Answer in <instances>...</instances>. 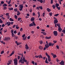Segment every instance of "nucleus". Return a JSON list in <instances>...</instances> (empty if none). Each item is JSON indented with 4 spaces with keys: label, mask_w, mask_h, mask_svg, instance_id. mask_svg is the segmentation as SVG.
Returning a JSON list of instances; mask_svg holds the SVG:
<instances>
[{
    "label": "nucleus",
    "mask_w": 65,
    "mask_h": 65,
    "mask_svg": "<svg viewBox=\"0 0 65 65\" xmlns=\"http://www.w3.org/2000/svg\"><path fill=\"white\" fill-rule=\"evenodd\" d=\"M23 61L22 62H21L22 64H24V62L25 63H26L27 61V60H26L25 59V56H23Z\"/></svg>",
    "instance_id": "obj_1"
},
{
    "label": "nucleus",
    "mask_w": 65,
    "mask_h": 65,
    "mask_svg": "<svg viewBox=\"0 0 65 65\" xmlns=\"http://www.w3.org/2000/svg\"><path fill=\"white\" fill-rule=\"evenodd\" d=\"M23 5H20L19 10H20V11H22V10H23V7H24V6H23Z\"/></svg>",
    "instance_id": "obj_2"
},
{
    "label": "nucleus",
    "mask_w": 65,
    "mask_h": 65,
    "mask_svg": "<svg viewBox=\"0 0 65 65\" xmlns=\"http://www.w3.org/2000/svg\"><path fill=\"white\" fill-rule=\"evenodd\" d=\"M14 65H17L18 64V60L17 59L14 60Z\"/></svg>",
    "instance_id": "obj_3"
},
{
    "label": "nucleus",
    "mask_w": 65,
    "mask_h": 65,
    "mask_svg": "<svg viewBox=\"0 0 65 65\" xmlns=\"http://www.w3.org/2000/svg\"><path fill=\"white\" fill-rule=\"evenodd\" d=\"M11 32L12 33V37H14V34L13 33V30H11Z\"/></svg>",
    "instance_id": "obj_4"
},
{
    "label": "nucleus",
    "mask_w": 65,
    "mask_h": 65,
    "mask_svg": "<svg viewBox=\"0 0 65 65\" xmlns=\"http://www.w3.org/2000/svg\"><path fill=\"white\" fill-rule=\"evenodd\" d=\"M53 33L55 36H56L58 35V32L57 31H54L53 32Z\"/></svg>",
    "instance_id": "obj_5"
},
{
    "label": "nucleus",
    "mask_w": 65,
    "mask_h": 65,
    "mask_svg": "<svg viewBox=\"0 0 65 65\" xmlns=\"http://www.w3.org/2000/svg\"><path fill=\"white\" fill-rule=\"evenodd\" d=\"M49 45V46H54V43H52L50 42L48 43Z\"/></svg>",
    "instance_id": "obj_6"
},
{
    "label": "nucleus",
    "mask_w": 65,
    "mask_h": 65,
    "mask_svg": "<svg viewBox=\"0 0 65 65\" xmlns=\"http://www.w3.org/2000/svg\"><path fill=\"white\" fill-rule=\"evenodd\" d=\"M25 48H26V50H29V47L28 46V45H27V44H26L25 45Z\"/></svg>",
    "instance_id": "obj_7"
},
{
    "label": "nucleus",
    "mask_w": 65,
    "mask_h": 65,
    "mask_svg": "<svg viewBox=\"0 0 65 65\" xmlns=\"http://www.w3.org/2000/svg\"><path fill=\"white\" fill-rule=\"evenodd\" d=\"M10 39V37L5 38V39H4V41L5 40H8Z\"/></svg>",
    "instance_id": "obj_8"
},
{
    "label": "nucleus",
    "mask_w": 65,
    "mask_h": 65,
    "mask_svg": "<svg viewBox=\"0 0 65 65\" xmlns=\"http://www.w3.org/2000/svg\"><path fill=\"white\" fill-rule=\"evenodd\" d=\"M58 30L59 32H60L62 30V28H61V27H58Z\"/></svg>",
    "instance_id": "obj_9"
},
{
    "label": "nucleus",
    "mask_w": 65,
    "mask_h": 65,
    "mask_svg": "<svg viewBox=\"0 0 65 65\" xmlns=\"http://www.w3.org/2000/svg\"><path fill=\"white\" fill-rule=\"evenodd\" d=\"M39 49L40 50H42L43 49V47H42L41 46H40L39 47Z\"/></svg>",
    "instance_id": "obj_10"
},
{
    "label": "nucleus",
    "mask_w": 65,
    "mask_h": 65,
    "mask_svg": "<svg viewBox=\"0 0 65 65\" xmlns=\"http://www.w3.org/2000/svg\"><path fill=\"white\" fill-rule=\"evenodd\" d=\"M45 47H46V48H48L50 46L49 45H48V44H46L45 45Z\"/></svg>",
    "instance_id": "obj_11"
},
{
    "label": "nucleus",
    "mask_w": 65,
    "mask_h": 65,
    "mask_svg": "<svg viewBox=\"0 0 65 65\" xmlns=\"http://www.w3.org/2000/svg\"><path fill=\"white\" fill-rule=\"evenodd\" d=\"M58 22V21L57 19L56 20H54V24H57Z\"/></svg>",
    "instance_id": "obj_12"
},
{
    "label": "nucleus",
    "mask_w": 65,
    "mask_h": 65,
    "mask_svg": "<svg viewBox=\"0 0 65 65\" xmlns=\"http://www.w3.org/2000/svg\"><path fill=\"white\" fill-rule=\"evenodd\" d=\"M35 18L34 17H32L30 21L32 22H33L34 21Z\"/></svg>",
    "instance_id": "obj_13"
},
{
    "label": "nucleus",
    "mask_w": 65,
    "mask_h": 65,
    "mask_svg": "<svg viewBox=\"0 0 65 65\" xmlns=\"http://www.w3.org/2000/svg\"><path fill=\"white\" fill-rule=\"evenodd\" d=\"M64 64V62L63 61V60H62L61 61V62L59 63V64L60 65L61 64Z\"/></svg>",
    "instance_id": "obj_14"
},
{
    "label": "nucleus",
    "mask_w": 65,
    "mask_h": 65,
    "mask_svg": "<svg viewBox=\"0 0 65 65\" xmlns=\"http://www.w3.org/2000/svg\"><path fill=\"white\" fill-rule=\"evenodd\" d=\"M45 38V39H50L51 38V36H50L49 37H46Z\"/></svg>",
    "instance_id": "obj_15"
},
{
    "label": "nucleus",
    "mask_w": 65,
    "mask_h": 65,
    "mask_svg": "<svg viewBox=\"0 0 65 65\" xmlns=\"http://www.w3.org/2000/svg\"><path fill=\"white\" fill-rule=\"evenodd\" d=\"M48 62H50L51 61V57L50 56L48 57Z\"/></svg>",
    "instance_id": "obj_16"
},
{
    "label": "nucleus",
    "mask_w": 65,
    "mask_h": 65,
    "mask_svg": "<svg viewBox=\"0 0 65 65\" xmlns=\"http://www.w3.org/2000/svg\"><path fill=\"white\" fill-rule=\"evenodd\" d=\"M14 51H13L12 52V53L10 54V56H12V55H13V54H14Z\"/></svg>",
    "instance_id": "obj_17"
},
{
    "label": "nucleus",
    "mask_w": 65,
    "mask_h": 65,
    "mask_svg": "<svg viewBox=\"0 0 65 65\" xmlns=\"http://www.w3.org/2000/svg\"><path fill=\"white\" fill-rule=\"evenodd\" d=\"M8 9L9 10H13V8L12 7H11V8H8Z\"/></svg>",
    "instance_id": "obj_18"
},
{
    "label": "nucleus",
    "mask_w": 65,
    "mask_h": 65,
    "mask_svg": "<svg viewBox=\"0 0 65 65\" xmlns=\"http://www.w3.org/2000/svg\"><path fill=\"white\" fill-rule=\"evenodd\" d=\"M7 26H10V24H11V23H10V22H7Z\"/></svg>",
    "instance_id": "obj_19"
},
{
    "label": "nucleus",
    "mask_w": 65,
    "mask_h": 65,
    "mask_svg": "<svg viewBox=\"0 0 65 65\" xmlns=\"http://www.w3.org/2000/svg\"><path fill=\"white\" fill-rule=\"evenodd\" d=\"M46 55L48 58V57H50V56L49 55H48V54H47V52H46Z\"/></svg>",
    "instance_id": "obj_20"
},
{
    "label": "nucleus",
    "mask_w": 65,
    "mask_h": 65,
    "mask_svg": "<svg viewBox=\"0 0 65 65\" xmlns=\"http://www.w3.org/2000/svg\"><path fill=\"white\" fill-rule=\"evenodd\" d=\"M47 11H48V12H50V11H51V9H50L49 8H47Z\"/></svg>",
    "instance_id": "obj_21"
},
{
    "label": "nucleus",
    "mask_w": 65,
    "mask_h": 65,
    "mask_svg": "<svg viewBox=\"0 0 65 65\" xmlns=\"http://www.w3.org/2000/svg\"><path fill=\"white\" fill-rule=\"evenodd\" d=\"M19 27H18V25L17 24L16 26V28L17 29H19Z\"/></svg>",
    "instance_id": "obj_22"
},
{
    "label": "nucleus",
    "mask_w": 65,
    "mask_h": 65,
    "mask_svg": "<svg viewBox=\"0 0 65 65\" xmlns=\"http://www.w3.org/2000/svg\"><path fill=\"white\" fill-rule=\"evenodd\" d=\"M55 5H56V7L58 8V6H59V4H58L56 3L55 4Z\"/></svg>",
    "instance_id": "obj_23"
},
{
    "label": "nucleus",
    "mask_w": 65,
    "mask_h": 65,
    "mask_svg": "<svg viewBox=\"0 0 65 65\" xmlns=\"http://www.w3.org/2000/svg\"><path fill=\"white\" fill-rule=\"evenodd\" d=\"M57 27H61V26H60V23H57Z\"/></svg>",
    "instance_id": "obj_24"
},
{
    "label": "nucleus",
    "mask_w": 65,
    "mask_h": 65,
    "mask_svg": "<svg viewBox=\"0 0 65 65\" xmlns=\"http://www.w3.org/2000/svg\"><path fill=\"white\" fill-rule=\"evenodd\" d=\"M52 7H53L54 9H55V8H56V6H55V5H53L52 6Z\"/></svg>",
    "instance_id": "obj_25"
},
{
    "label": "nucleus",
    "mask_w": 65,
    "mask_h": 65,
    "mask_svg": "<svg viewBox=\"0 0 65 65\" xmlns=\"http://www.w3.org/2000/svg\"><path fill=\"white\" fill-rule=\"evenodd\" d=\"M39 58H42V59L43 58V57H42V55H39Z\"/></svg>",
    "instance_id": "obj_26"
},
{
    "label": "nucleus",
    "mask_w": 65,
    "mask_h": 65,
    "mask_svg": "<svg viewBox=\"0 0 65 65\" xmlns=\"http://www.w3.org/2000/svg\"><path fill=\"white\" fill-rule=\"evenodd\" d=\"M27 38V37L25 36L23 38V40H25L26 39V38Z\"/></svg>",
    "instance_id": "obj_27"
},
{
    "label": "nucleus",
    "mask_w": 65,
    "mask_h": 65,
    "mask_svg": "<svg viewBox=\"0 0 65 65\" xmlns=\"http://www.w3.org/2000/svg\"><path fill=\"white\" fill-rule=\"evenodd\" d=\"M29 27H32V26H33V25L32 23H31L29 25Z\"/></svg>",
    "instance_id": "obj_28"
},
{
    "label": "nucleus",
    "mask_w": 65,
    "mask_h": 65,
    "mask_svg": "<svg viewBox=\"0 0 65 65\" xmlns=\"http://www.w3.org/2000/svg\"><path fill=\"white\" fill-rule=\"evenodd\" d=\"M53 58L54 59L55 58H56L57 57V56L56 55H54L53 56Z\"/></svg>",
    "instance_id": "obj_29"
},
{
    "label": "nucleus",
    "mask_w": 65,
    "mask_h": 65,
    "mask_svg": "<svg viewBox=\"0 0 65 65\" xmlns=\"http://www.w3.org/2000/svg\"><path fill=\"white\" fill-rule=\"evenodd\" d=\"M32 24L33 26H36V24L35 23V22H34V21L32 22Z\"/></svg>",
    "instance_id": "obj_30"
},
{
    "label": "nucleus",
    "mask_w": 65,
    "mask_h": 65,
    "mask_svg": "<svg viewBox=\"0 0 65 65\" xmlns=\"http://www.w3.org/2000/svg\"><path fill=\"white\" fill-rule=\"evenodd\" d=\"M10 21H11V22H13L14 21L13 20V19H12V18H10L9 19Z\"/></svg>",
    "instance_id": "obj_31"
},
{
    "label": "nucleus",
    "mask_w": 65,
    "mask_h": 65,
    "mask_svg": "<svg viewBox=\"0 0 65 65\" xmlns=\"http://www.w3.org/2000/svg\"><path fill=\"white\" fill-rule=\"evenodd\" d=\"M7 6V4H4L3 5V6L4 7Z\"/></svg>",
    "instance_id": "obj_32"
},
{
    "label": "nucleus",
    "mask_w": 65,
    "mask_h": 65,
    "mask_svg": "<svg viewBox=\"0 0 65 65\" xmlns=\"http://www.w3.org/2000/svg\"><path fill=\"white\" fill-rule=\"evenodd\" d=\"M2 23H3V21L1 19H0V24H2Z\"/></svg>",
    "instance_id": "obj_33"
},
{
    "label": "nucleus",
    "mask_w": 65,
    "mask_h": 65,
    "mask_svg": "<svg viewBox=\"0 0 65 65\" xmlns=\"http://www.w3.org/2000/svg\"><path fill=\"white\" fill-rule=\"evenodd\" d=\"M21 63H22V62H23V60L22 59H20L19 61V62L21 63Z\"/></svg>",
    "instance_id": "obj_34"
},
{
    "label": "nucleus",
    "mask_w": 65,
    "mask_h": 65,
    "mask_svg": "<svg viewBox=\"0 0 65 65\" xmlns=\"http://www.w3.org/2000/svg\"><path fill=\"white\" fill-rule=\"evenodd\" d=\"M1 43H3V44H5V43L2 41H1Z\"/></svg>",
    "instance_id": "obj_35"
},
{
    "label": "nucleus",
    "mask_w": 65,
    "mask_h": 65,
    "mask_svg": "<svg viewBox=\"0 0 65 65\" xmlns=\"http://www.w3.org/2000/svg\"><path fill=\"white\" fill-rule=\"evenodd\" d=\"M39 2H40V3H42V2H43V0H40V1H39Z\"/></svg>",
    "instance_id": "obj_36"
},
{
    "label": "nucleus",
    "mask_w": 65,
    "mask_h": 65,
    "mask_svg": "<svg viewBox=\"0 0 65 65\" xmlns=\"http://www.w3.org/2000/svg\"><path fill=\"white\" fill-rule=\"evenodd\" d=\"M9 13H6V15L8 17V16H9Z\"/></svg>",
    "instance_id": "obj_37"
},
{
    "label": "nucleus",
    "mask_w": 65,
    "mask_h": 65,
    "mask_svg": "<svg viewBox=\"0 0 65 65\" xmlns=\"http://www.w3.org/2000/svg\"><path fill=\"white\" fill-rule=\"evenodd\" d=\"M10 2H11V0H10V1H9L8 2V4H10Z\"/></svg>",
    "instance_id": "obj_38"
},
{
    "label": "nucleus",
    "mask_w": 65,
    "mask_h": 65,
    "mask_svg": "<svg viewBox=\"0 0 65 65\" xmlns=\"http://www.w3.org/2000/svg\"><path fill=\"white\" fill-rule=\"evenodd\" d=\"M14 17L15 19H18V16L17 15H15Z\"/></svg>",
    "instance_id": "obj_39"
},
{
    "label": "nucleus",
    "mask_w": 65,
    "mask_h": 65,
    "mask_svg": "<svg viewBox=\"0 0 65 65\" xmlns=\"http://www.w3.org/2000/svg\"><path fill=\"white\" fill-rule=\"evenodd\" d=\"M39 8H40V9H41V10H42V6H39Z\"/></svg>",
    "instance_id": "obj_40"
},
{
    "label": "nucleus",
    "mask_w": 65,
    "mask_h": 65,
    "mask_svg": "<svg viewBox=\"0 0 65 65\" xmlns=\"http://www.w3.org/2000/svg\"><path fill=\"white\" fill-rule=\"evenodd\" d=\"M14 11H15V12H16V11H17L18 10L16 8L15 9H14Z\"/></svg>",
    "instance_id": "obj_41"
},
{
    "label": "nucleus",
    "mask_w": 65,
    "mask_h": 65,
    "mask_svg": "<svg viewBox=\"0 0 65 65\" xmlns=\"http://www.w3.org/2000/svg\"><path fill=\"white\" fill-rule=\"evenodd\" d=\"M3 9L4 10H6V9H7V7H4Z\"/></svg>",
    "instance_id": "obj_42"
},
{
    "label": "nucleus",
    "mask_w": 65,
    "mask_h": 65,
    "mask_svg": "<svg viewBox=\"0 0 65 65\" xmlns=\"http://www.w3.org/2000/svg\"><path fill=\"white\" fill-rule=\"evenodd\" d=\"M31 63H32V64H33L34 65H35V62H34V61H32L31 62Z\"/></svg>",
    "instance_id": "obj_43"
},
{
    "label": "nucleus",
    "mask_w": 65,
    "mask_h": 65,
    "mask_svg": "<svg viewBox=\"0 0 65 65\" xmlns=\"http://www.w3.org/2000/svg\"><path fill=\"white\" fill-rule=\"evenodd\" d=\"M62 32H63V33H64V34H65V30L64 29H63L62 30Z\"/></svg>",
    "instance_id": "obj_44"
},
{
    "label": "nucleus",
    "mask_w": 65,
    "mask_h": 65,
    "mask_svg": "<svg viewBox=\"0 0 65 65\" xmlns=\"http://www.w3.org/2000/svg\"><path fill=\"white\" fill-rule=\"evenodd\" d=\"M20 14H21V13L18 12V13L17 14V15L19 16V15H20Z\"/></svg>",
    "instance_id": "obj_45"
},
{
    "label": "nucleus",
    "mask_w": 65,
    "mask_h": 65,
    "mask_svg": "<svg viewBox=\"0 0 65 65\" xmlns=\"http://www.w3.org/2000/svg\"><path fill=\"white\" fill-rule=\"evenodd\" d=\"M20 31L21 32H22V31H23V28H21L20 29Z\"/></svg>",
    "instance_id": "obj_46"
},
{
    "label": "nucleus",
    "mask_w": 65,
    "mask_h": 65,
    "mask_svg": "<svg viewBox=\"0 0 65 65\" xmlns=\"http://www.w3.org/2000/svg\"><path fill=\"white\" fill-rule=\"evenodd\" d=\"M61 37L63 36H64V34L63 33H61Z\"/></svg>",
    "instance_id": "obj_47"
},
{
    "label": "nucleus",
    "mask_w": 65,
    "mask_h": 65,
    "mask_svg": "<svg viewBox=\"0 0 65 65\" xmlns=\"http://www.w3.org/2000/svg\"><path fill=\"white\" fill-rule=\"evenodd\" d=\"M20 58H21V57H20V56H18V58L17 59L18 60H20Z\"/></svg>",
    "instance_id": "obj_48"
},
{
    "label": "nucleus",
    "mask_w": 65,
    "mask_h": 65,
    "mask_svg": "<svg viewBox=\"0 0 65 65\" xmlns=\"http://www.w3.org/2000/svg\"><path fill=\"white\" fill-rule=\"evenodd\" d=\"M14 38H15L16 39H18V37H16L15 36H14Z\"/></svg>",
    "instance_id": "obj_49"
},
{
    "label": "nucleus",
    "mask_w": 65,
    "mask_h": 65,
    "mask_svg": "<svg viewBox=\"0 0 65 65\" xmlns=\"http://www.w3.org/2000/svg\"><path fill=\"white\" fill-rule=\"evenodd\" d=\"M59 15V14H57L54 15L55 17H58V15Z\"/></svg>",
    "instance_id": "obj_50"
},
{
    "label": "nucleus",
    "mask_w": 65,
    "mask_h": 65,
    "mask_svg": "<svg viewBox=\"0 0 65 65\" xmlns=\"http://www.w3.org/2000/svg\"><path fill=\"white\" fill-rule=\"evenodd\" d=\"M57 40H56V41L54 40V41H53V42H54V43H57Z\"/></svg>",
    "instance_id": "obj_51"
},
{
    "label": "nucleus",
    "mask_w": 65,
    "mask_h": 65,
    "mask_svg": "<svg viewBox=\"0 0 65 65\" xmlns=\"http://www.w3.org/2000/svg\"><path fill=\"white\" fill-rule=\"evenodd\" d=\"M4 3V1H2L1 2V3L2 4H3Z\"/></svg>",
    "instance_id": "obj_52"
},
{
    "label": "nucleus",
    "mask_w": 65,
    "mask_h": 65,
    "mask_svg": "<svg viewBox=\"0 0 65 65\" xmlns=\"http://www.w3.org/2000/svg\"><path fill=\"white\" fill-rule=\"evenodd\" d=\"M53 0H51V4H53Z\"/></svg>",
    "instance_id": "obj_53"
},
{
    "label": "nucleus",
    "mask_w": 65,
    "mask_h": 65,
    "mask_svg": "<svg viewBox=\"0 0 65 65\" xmlns=\"http://www.w3.org/2000/svg\"><path fill=\"white\" fill-rule=\"evenodd\" d=\"M15 26H16V25H14L12 27L13 28H14L15 27Z\"/></svg>",
    "instance_id": "obj_54"
},
{
    "label": "nucleus",
    "mask_w": 65,
    "mask_h": 65,
    "mask_svg": "<svg viewBox=\"0 0 65 65\" xmlns=\"http://www.w3.org/2000/svg\"><path fill=\"white\" fill-rule=\"evenodd\" d=\"M45 63H47L48 64V61H47V60H45Z\"/></svg>",
    "instance_id": "obj_55"
},
{
    "label": "nucleus",
    "mask_w": 65,
    "mask_h": 65,
    "mask_svg": "<svg viewBox=\"0 0 65 65\" xmlns=\"http://www.w3.org/2000/svg\"><path fill=\"white\" fill-rule=\"evenodd\" d=\"M40 44H42L43 43V42L42 41H41L40 42Z\"/></svg>",
    "instance_id": "obj_56"
},
{
    "label": "nucleus",
    "mask_w": 65,
    "mask_h": 65,
    "mask_svg": "<svg viewBox=\"0 0 65 65\" xmlns=\"http://www.w3.org/2000/svg\"><path fill=\"white\" fill-rule=\"evenodd\" d=\"M57 9H58V10H60V7H58L57 8Z\"/></svg>",
    "instance_id": "obj_57"
},
{
    "label": "nucleus",
    "mask_w": 65,
    "mask_h": 65,
    "mask_svg": "<svg viewBox=\"0 0 65 65\" xmlns=\"http://www.w3.org/2000/svg\"><path fill=\"white\" fill-rule=\"evenodd\" d=\"M22 19L21 18H18V21H19L20 20H21Z\"/></svg>",
    "instance_id": "obj_58"
},
{
    "label": "nucleus",
    "mask_w": 65,
    "mask_h": 65,
    "mask_svg": "<svg viewBox=\"0 0 65 65\" xmlns=\"http://www.w3.org/2000/svg\"><path fill=\"white\" fill-rule=\"evenodd\" d=\"M52 12L50 13H49V14L50 15V16H52Z\"/></svg>",
    "instance_id": "obj_59"
},
{
    "label": "nucleus",
    "mask_w": 65,
    "mask_h": 65,
    "mask_svg": "<svg viewBox=\"0 0 65 65\" xmlns=\"http://www.w3.org/2000/svg\"><path fill=\"white\" fill-rule=\"evenodd\" d=\"M56 60L57 62H59V61H60V60H59L58 59V58H57Z\"/></svg>",
    "instance_id": "obj_60"
},
{
    "label": "nucleus",
    "mask_w": 65,
    "mask_h": 65,
    "mask_svg": "<svg viewBox=\"0 0 65 65\" xmlns=\"http://www.w3.org/2000/svg\"><path fill=\"white\" fill-rule=\"evenodd\" d=\"M35 57L36 58H38V57H39V55H38V56L36 55L35 56Z\"/></svg>",
    "instance_id": "obj_61"
},
{
    "label": "nucleus",
    "mask_w": 65,
    "mask_h": 65,
    "mask_svg": "<svg viewBox=\"0 0 65 65\" xmlns=\"http://www.w3.org/2000/svg\"><path fill=\"white\" fill-rule=\"evenodd\" d=\"M14 34H16L17 33V31H14Z\"/></svg>",
    "instance_id": "obj_62"
},
{
    "label": "nucleus",
    "mask_w": 65,
    "mask_h": 65,
    "mask_svg": "<svg viewBox=\"0 0 65 65\" xmlns=\"http://www.w3.org/2000/svg\"><path fill=\"white\" fill-rule=\"evenodd\" d=\"M56 47L58 49H59V46H58L57 45Z\"/></svg>",
    "instance_id": "obj_63"
},
{
    "label": "nucleus",
    "mask_w": 65,
    "mask_h": 65,
    "mask_svg": "<svg viewBox=\"0 0 65 65\" xmlns=\"http://www.w3.org/2000/svg\"><path fill=\"white\" fill-rule=\"evenodd\" d=\"M2 27H5V25L4 24H3L2 25Z\"/></svg>",
    "instance_id": "obj_64"
}]
</instances>
